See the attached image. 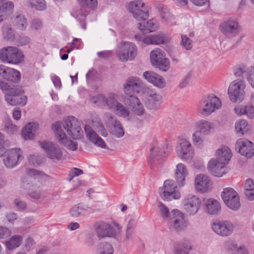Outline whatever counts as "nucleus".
Wrapping results in <instances>:
<instances>
[{"instance_id":"obj_1","label":"nucleus","mask_w":254,"mask_h":254,"mask_svg":"<svg viewBox=\"0 0 254 254\" xmlns=\"http://www.w3.org/2000/svg\"><path fill=\"white\" fill-rule=\"evenodd\" d=\"M222 106L220 99L213 94L208 95L202 98L197 106L199 114L206 117L219 109Z\"/></svg>"},{"instance_id":"obj_2","label":"nucleus","mask_w":254,"mask_h":254,"mask_svg":"<svg viewBox=\"0 0 254 254\" xmlns=\"http://www.w3.org/2000/svg\"><path fill=\"white\" fill-rule=\"evenodd\" d=\"M137 48L130 42L122 41L118 44L116 48V55L122 62L133 60L137 56Z\"/></svg>"},{"instance_id":"obj_3","label":"nucleus","mask_w":254,"mask_h":254,"mask_svg":"<svg viewBox=\"0 0 254 254\" xmlns=\"http://www.w3.org/2000/svg\"><path fill=\"white\" fill-rule=\"evenodd\" d=\"M169 152L168 144L167 143L159 144L154 142L152 143L148 160L150 167L153 168L157 164L161 163Z\"/></svg>"},{"instance_id":"obj_4","label":"nucleus","mask_w":254,"mask_h":254,"mask_svg":"<svg viewBox=\"0 0 254 254\" xmlns=\"http://www.w3.org/2000/svg\"><path fill=\"white\" fill-rule=\"evenodd\" d=\"M60 123L61 129L66 130L67 133L74 139H78L83 136V131L80 124L77 119L73 116L65 119L63 122L58 121L55 123Z\"/></svg>"},{"instance_id":"obj_5","label":"nucleus","mask_w":254,"mask_h":254,"mask_svg":"<svg viewBox=\"0 0 254 254\" xmlns=\"http://www.w3.org/2000/svg\"><path fill=\"white\" fill-rule=\"evenodd\" d=\"M23 53L15 47H6L0 50V59L3 62L17 64L24 59Z\"/></svg>"},{"instance_id":"obj_6","label":"nucleus","mask_w":254,"mask_h":254,"mask_svg":"<svg viewBox=\"0 0 254 254\" xmlns=\"http://www.w3.org/2000/svg\"><path fill=\"white\" fill-rule=\"evenodd\" d=\"M23 92L21 88L12 85L10 89L5 93V100L11 106H24L27 103V98L23 94Z\"/></svg>"},{"instance_id":"obj_7","label":"nucleus","mask_w":254,"mask_h":254,"mask_svg":"<svg viewBox=\"0 0 254 254\" xmlns=\"http://www.w3.org/2000/svg\"><path fill=\"white\" fill-rule=\"evenodd\" d=\"M143 103L149 110H156L158 109L162 103V96L157 93L154 89L146 88L144 89Z\"/></svg>"},{"instance_id":"obj_8","label":"nucleus","mask_w":254,"mask_h":254,"mask_svg":"<svg viewBox=\"0 0 254 254\" xmlns=\"http://www.w3.org/2000/svg\"><path fill=\"white\" fill-rule=\"evenodd\" d=\"M151 64L158 68L160 70L166 71L170 67V62L166 58L163 51L160 49H156L152 51L150 55Z\"/></svg>"},{"instance_id":"obj_9","label":"nucleus","mask_w":254,"mask_h":254,"mask_svg":"<svg viewBox=\"0 0 254 254\" xmlns=\"http://www.w3.org/2000/svg\"><path fill=\"white\" fill-rule=\"evenodd\" d=\"M128 10L138 21H145L149 16L145 4L141 0H134L130 2L128 5Z\"/></svg>"},{"instance_id":"obj_10","label":"nucleus","mask_w":254,"mask_h":254,"mask_svg":"<svg viewBox=\"0 0 254 254\" xmlns=\"http://www.w3.org/2000/svg\"><path fill=\"white\" fill-rule=\"evenodd\" d=\"M159 193L161 198L167 201L171 200L172 199H178L181 197L180 192L177 190L176 183L171 180L164 182L163 188L159 190Z\"/></svg>"},{"instance_id":"obj_11","label":"nucleus","mask_w":254,"mask_h":254,"mask_svg":"<svg viewBox=\"0 0 254 254\" xmlns=\"http://www.w3.org/2000/svg\"><path fill=\"white\" fill-rule=\"evenodd\" d=\"M52 129L55 132L56 137L61 144L70 150L75 151L77 149V143L67 139L65 132L61 129V125L60 123L52 124Z\"/></svg>"},{"instance_id":"obj_12","label":"nucleus","mask_w":254,"mask_h":254,"mask_svg":"<svg viewBox=\"0 0 254 254\" xmlns=\"http://www.w3.org/2000/svg\"><path fill=\"white\" fill-rule=\"evenodd\" d=\"M221 197L226 205L231 209L236 211L240 208L241 204L239 195L232 188L224 189Z\"/></svg>"},{"instance_id":"obj_13","label":"nucleus","mask_w":254,"mask_h":254,"mask_svg":"<svg viewBox=\"0 0 254 254\" xmlns=\"http://www.w3.org/2000/svg\"><path fill=\"white\" fill-rule=\"evenodd\" d=\"M39 143L45 151L47 157L50 159L59 161L63 158V152L58 145L48 141H40Z\"/></svg>"},{"instance_id":"obj_14","label":"nucleus","mask_w":254,"mask_h":254,"mask_svg":"<svg viewBox=\"0 0 254 254\" xmlns=\"http://www.w3.org/2000/svg\"><path fill=\"white\" fill-rule=\"evenodd\" d=\"M143 87L142 81L138 77L131 76L128 77L123 84L124 91L126 94L125 97L135 96Z\"/></svg>"},{"instance_id":"obj_15","label":"nucleus","mask_w":254,"mask_h":254,"mask_svg":"<svg viewBox=\"0 0 254 254\" xmlns=\"http://www.w3.org/2000/svg\"><path fill=\"white\" fill-rule=\"evenodd\" d=\"M245 84L241 79L233 81L229 85L228 88V95L230 99L233 102L238 100H242L245 95Z\"/></svg>"},{"instance_id":"obj_16","label":"nucleus","mask_w":254,"mask_h":254,"mask_svg":"<svg viewBox=\"0 0 254 254\" xmlns=\"http://www.w3.org/2000/svg\"><path fill=\"white\" fill-rule=\"evenodd\" d=\"M118 95L114 93H109L107 97L102 94H99L96 97V100L94 102L113 111L119 103L118 100Z\"/></svg>"},{"instance_id":"obj_17","label":"nucleus","mask_w":254,"mask_h":254,"mask_svg":"<svg viewBox=\"0 0 254 254\" xmlns=\"http://www.w3.org/2000/svg\"><path fill=\"white\" fill-rule=\"evenodd\" d=\"M4 164L7 168H12L17 165L19 159L22 156V152L20 149L12 148L7 151L4 150Z\"/></svg>"},{"instance_id":"obj_18","label":"nucleus","mask_w":254,"mask_h":254,"mask_svg":"<svg viewBox=\"0 0 254 254\" xmlns=\"http://www.w3.org/2000/svg\"><path fill=\"white\" fill-rule=\"evenodd\" d=\"M211 227L215 233L223 237L231 235L234 230L233 224L228 220L214 222L212 224Z\"/></svg>"},{"instance_id":"obj_19","label":"nucleus","mask_w":254,"mask_h":254,"mask_svg":"<svg viewBox=\"0 0 254 254\" xmlns=\"http://www.w3.org/2000/svg\"><path fill=\"white\" fill-rule=\"evenodd\" d=\"M106 117L110 133L116 138L122 137L125 134V131L120 122L110 114H107Z\"/></svg>"},{"instance_id":"obj_20","label":"nucleus","mask_w":254,"mask_h":254,"mask_svg":"<svg viewBox=\"0 0 254 254\" xmlns=\"http://www.w3.org/2000/svg\"><path fill=\"white\" fill-rule=\"evenodd\" d=\"M201 202L200 199L193 194H189L183 202V207L189 214H195L199 209Z\"/></svg>"},{"instance_id":"obj_21","label":"nucleus","mask_w":254,"mask_h":254,"mask_svg":"<svg viewBox=\"0 0 254 254\" xmlns=\"http://www.w3.org/2000/svg\"><path fill=\"white\" fill-rule=\"evenodd\" d=\"M178 156L182 159L190 160L193 155V150L190 143L187 140H182L176 147Z\"/></svg>"},{"instance_id":"obj_22","label":"nucleus","mask_w":254,"mask_h":254,"mask_svg":"<svg viewBox=\"0 0 254 254\" xmlns=\"http://www.w3.org/2000/svg\"><path fill=\"white\" fill-rule=\"evenodd\" d=\"M235 148L242 155L251 157L254 155V144L250 140L244 139H239L235 144Z\"/></svg>"},{"instance_id":"obj_23","label":"nucleus","mask_w":254,"mask_h":254,"mask_svg":"<svg viewBox=\"0 0 254 254\" xmlns=\"http://www.w3.org/2000/svg\"><path fill=\"white\" fill-rule=\"evenodd\" d=\"M123 100L126 105L136 115L141 116L144 114L145 109L140 100L136 96L124 97Z\"/></svg>"},{"instance_id":"obj_24","label":"nucleus","mask_w":254,"mask_h":254,"mask_svg":"<svg viewBox=\"0 0 254 254\" xmlns=\"http://www.w3.org/2000/svg\"><path fill=\"white\" fill-rule=\"evenodd\" d=\"M171 215L170 223L174 230L177 231H180L184 230L187 226V223L184 219V214L179 210H172Z\"/></svg>"},{"instance_id":"obj_25","label":"nucleus","mask_w":254,"mask_h":254,"mask_svg":"<svg viewBox=\"0 0 254 254\" xmlns=\"http://www.w3.org/2000/svg\"><path fill=\"white\" fill-rule=\"evenodd\" d=\"M93 226L99 238L112 237L115 234L114 229L107 223L103 221L97 222Z\"/></svg>"},{"instance_id":"obj_26","label":"nucleus","mask_w":254,"mask_h":254,"mask_svg":"<svg viewBox=\"0 0 254 254\" xmlns=\"http://www.w3.org/2000/svg\"><path fill=\"white\" fill-rule=\"evenodd\" d=\"M143 77L155 86L162 89L166 86L165 79L157 73L152 71H146L143 74Z\"/></svg>"},{"instance_id":"obj_27","label":"nucleus","mask_w":254,"mask_h":254,"mask_svg":"<svg viewBox=\"0 0 254 254\" xmlns=\"http://www.w3.org/2000/svg\"><path fill=\"white\" fill-rule=\"evenodd\" d=\"M208 168L211 174L218 177H222L226 173L227 170L225 164L214 159L209 162Z\"/></svg>"},{"instance_id":"obj_28","label":"nucleus","mask_w":254,"mask_h":254,"mask_svg":"<svg viewBox=\"0 0 254 254\" xmlns=\"http://www.w3.org/2000/svg\"><path fill=\"white\" fill-rule=\"evenodd\" d=\"M84 130L87 137L91 142L102 148H106V144L105 141L97 134L90 126H85Z\"/></svg>"},{"instance_id":"obj_29","label":"nucleus","mask_w":254,"mask_h":254,"mask_svg":"<svg viewBox=\"0 0 254 254\" xmlns=\"http://www.w3.org/2000/svg\"><path fill=\"white\" fill-rule=\"evenodd\" d=\"M196 189L201 192H206L210 188L211 182L209 177L205 174L196 176L195 179Z\"/></svg>"},{"instance_id":"obj_30","label":"nucleus","mask_w":254,"mask_h":254,"mask_svg":"<svg viewBox=\"0 0 254 254\" xmlns=\"http://www.w3.org/2000/svg\"><path fill=\"white\" fill-rule=\"evenodd\" d=\"M232 152L230 149L227 146H222L217 150L216 152V159L221 163L225 165L227 164L232 157Z\"/></svg>"},{"instance_id":"obj_31","label":"nucleus","mask_w":254,"mask_h":254,"mask_svg":"<svg viewBox=\"0 0 254 254\" xmlns=\"http://www.w3.org/2000/svg\"><path fill=\"white\" fill-rule=\"evenodd\" d=\"M188 175V171L186 166L183 163H179L176 166L175 177L179 186H184Z\"/></svg>"},{"instance_id":"obj_32","label":"nucleus","mask_w":254,"mask_h":254,"mask_svg":"<svg viewBox=\"0 0 254 254\" xmlns=\"http://www.w3.org/2000/svg\"><path fill=\"white\" fill-rule=\"evenodd\" d=\"M194 127L196 132L203 135H207L210 132L212 124L208 121L200 120L195 123Z\"/></svg>"},{"instance_id":"obj_33","label":"nucleus","mask_w":254,"mask_h":254,"mask_svg":"<svg viewBox=\"0 0 254 254\" xmlns=\"http://www.w3.org/2000/svg\"><path fill=\"white\" fill-rule=\"evenodd\" d=\"M137 28L142 31L152 32L158 29V24L156 20L152 19L146 22H139L137 24Z\"/></svg>"},{"instance_id":"obj_34","label":"nucleus","mask_w":254,"mask_h":254,"mask_svg":"<svg viewBox=\"0 0 254 254\" xmlns=\"http://www.w3.org/2000/svg\"><path fill=\"white\" fill-rule=\"evenodd\" d=\"M238 27V23L233 20H229L225 22L222 25V30L224 34L227 36H230L231 34L235 35Z\"/></svg>"},{"instance_id":"obj_35","label":"nucleus","mask_w":254,"mask_h":254,"mask_svg":"<svg viewBox=\"0 0 254 254\" xmlns=\"http://www.w3.org/2000/svg\"><path fill=\"white\" fill-rule=\"evenodd\" d=\"M87 209L84 205L78 203L73 205L69 211L70 216L73 218L82 217L85 215Z\"/></svg>"},{"instance_id":"obj_36","label":"nucleus","mask_w":254,"mask_h":254,"mask_svg":"<svg viewBox=\"0 0 254 254\" xmlns=\"http://www.w3.org/2000/svg\"><path fill=\"white\" fill-rule=\"evenodd\" d=\"M206 211L209 214L216 215L221 211V206L219 202L213 199H209L205 203Z\"/></svg>"},{"instance_id":"obj_37","label":"nucleus","mask_w":254,"mask_h":254,"mask_svg":"<svg viewBox=\"0 0 254 254\" xmlns=\"http://www.w3.org/2000/svg\"><path fill=\"white\" fill-rule=\"evenodd\" d=\"M39 125L36 123H29L24 128L22 135L25 139H31L34 137L35 131L38 129Z\"/></svg>"},{"instance_id":"obj_38","label":"nucleus","mask_w":254,"mask_h":254,"mask_svg":"<svg viewBox=\"0 0 254 254\" xmlns=\"http://www.w3.org/2000/svg\"><path fill=\"white\" fill-rule=\"evenodd\" d=\"M155 7L162 20L163 21H168L171 19L172 16L166 6L163 4L159 3L156 4Z\"/></svg>"},{"instance_id":"obj_39","label":"nucleus","mask_w":254,"mask_h":254,"mask_svg":"<svg viewBox=\"0 0 254 254\" xmlns=\"http://www.w3.org/2000/svg\"><path fill=\"white\" fill-rule=\"evenodd\" d=\"M13 7L14 3L11 1L5 2L0 6V23L11 12Z\"/></svg>"},{"instance_id":"obj_40","label":"nucleus","mask_w":254,"mask_h":254,"mask_svg":"<svg viewBox=\"0 0 254 254\" xmlns=\"http://www.w3.org/2000/svg\"><path fill=\"white\" fill-rule=\"evenodd\" d=\"M22 238L20 236L14 235L8 241H6L5 245L8 250H12L18 248L21 244Z\"/></svg>"},{"instance_id":"obj_41","label":"nucleus","mask_w":254,"mask_h":254,"mask_svg":"<svg viewBox=\"0 0 254 254\" xmlns=\"http://www.w3.org/2000/svg\"><path fill=\"white\" fill-rule=\"evenodd\" d=\"M250 129V126L247 121L241 120L237 121L235 123V129L238 133L244 135Z\"/></svg>"},{"instance_id":"obj_42","label":"nucleus","mask_w":254,"mask_h":254,"mask_svg":"<svg viewBox=\"0 0 254 254\" xmlns=\"http://www.w3.org/2000/svg\"><path fill=\"white\" fill-rule=\"evenodd\" d=\"M245 193L251 200L254 199V181L252 179L246 180L245 185Z\"/></svg>"},{"instance_id":"obj_43","label":"nucleus","mask_w":254,"mask_h":254,"mask_svg":"<svg viewBox=\"0 0 254 254\" xmlns=\"http://www.w3.org/2000/svg\"><path fill=\"white\" fill-rule=\"evenodd\" d=\"M14 26L17 29L24 30L27 26V20L23 15L16 16L13 20Z\"/></svg>"},{"instance_id":"obj_44","label":"nucleus","mask_w":254,"mask_h":254,"mask_svg":"<svg viewBox=\"0 0 254 254\" xmlns=\"http://www.w3.org/2000/svg\"><path fill=\"white\" fill-rule=\"evenodd\" d=\"M97 252L98 254H113L114 249L110 243L103 242L99 244Z\"/></svg>"},{"instance_id":"obj_45","label":"nucleus","mask_w":254,"mask_h":254,"mask_svg":"<svg viewBox=\"0 0 254 254\" xmlns=\"http://www.w3.org/2000/svg\"><path fill=\"white\" fill-rule=\"evenodd\" d=\"M117 105L113 112L119 117L123 118L128 117L130 114L129 110L120 102Z\"/></svg>"},{"instance_id":"obj_46","label":"nucleus","mask_w":254,"mask_h":254,"mask_svg":"<svg viewBox=\"0 0 254 254\" xmlns=\"http://www.w3.org/2000/svg\"><path fill=\"white\" fill-rule=\"evenodd\" d=\"M27 4L38 10L42 11L46 9V4L44 0H27Z\"/></svg>"},{"instance_id":"obj_47","label":"nucleus","mask_w":254,"mask_h":254,"mask_svg":"<svg viewBox=\"0 0 254 254\" xmlns=\"http://www.w3.org/2000/svg\"><path fill=\"white\" fill-rule=\"evenodd\" d=\"M78 2L82 10L84 8L94 9L98 5L97 0H78Z\"/></svg>"},{"instance_id":"obj_48","label":"nucleus","mask_w":254,"mask_h":254,"mask_svg":"<svg viewBox=\"0 0 254 254\" xmlns=\"http://www.w3.org/2000/svg\"><path fill=\"white\" fill-rule=\"evenodd\" d=\"M6 80L12 82H18L20 79L21 74L19 71L13 68H9L7 71Z\"/></svg>"},{"instance_id":"obj_49","label":"nucleus","mask_w":254,"mask_h":254,"mask_svg":"<svg viewBox=\"0 0 254 254\" xmlns=\"http://www.w3.org/2000/svg\"><path fill=\"white\" fill-rule=\"evenodd\" d=\"M4 125L6 132L9 134H14L17 131V126L12 124L10 119H5L4 121Z\"/></svg>"},{"instance_id":"obj_50","label":"nucleus","mask_w":254,"mask_h":254,"mask_svg":"<svg viewBox=\"0 0 254 254\" xmlns=\"http://www.w3.org/2000/svg\"><path fill=\"white\" fill-rule=\"evenodd\" d=\"M2 33L3 37L9 40L14 38V33L12 29L8 24H4L2 27Z\"/></svg>"},{"instance_id":"obj_51","label":"nucleus","mask_w":254,"mask_h":254,"mask_svg":"<svg viewBox=\"0 0 254 254\" xmlns=\"http://www.w3.org/2000/svg\"><path fill=\"white\" fill-rule=\"evenodd\" d=\"M27 174L29 176L37 179H41L46 176L44 172L33 169H27Z\"/></svg>"},{"instance_id":"obj_52","label":"nucleus","mask_w":254,"mask_h":254,"mask_svg":"<svg viewBox=\"0 0 254 254\" xmlns=\"http://www.w3.org/2000/svg\"><path fill=\"white\" fill-rule=\"evenodd\" d=\"M158 208L161 216L164 219L167 218L170 214L168 208L161 202H158Z\"/></svg>"},{"instance_id":"obj_53","label":"nucleus","mask_w":254,"mask_h":254,"mask_svg":"<svg viewBox=\"0 0 254 254\" xmlns=\"http://www.w3.org/2000/svg\"><path fill=\"white\" fill-rule=\"evenodd\" d=\"M28 160L30 163L34 166L39 165L43 162V158L38 155H31L28 157Z\"/></svg>"},{"instance_id":"obj_54","label":"nucleus","mask_w":254,"mask_h":254,"mask_svg":"<svg viewBox=\"0 0 254 254\" xmlns=\"http://www.w3.org/2000/svg\"><path fill=\"white\" fill-rule=\"evenodd\" d=\"M182 40L181 42V45L186 50H190L192 48L191 40L187 36L182 35L181 36Z\"/></svg>"},{"instance_id":"obj_55","label":"nucleus","mask_w":254,"mask_h":254,"mask_svg":"<svg viewBox=\"0 0 254 254\" xmlns=\"http://www.w3.org/2000/svg\"><path fill=\"white\" fill-rule=\"evenodd\" d=\"M249 69L245 66L236 67L234 69V74L237 77H243L244 74H247Z\"/></svg>"},{"instance_id":"obj_56","label":"nucleus","mask_w":254,"mask_h":254,"mask_svg":"<svg viewBox=\"0 0 254 254\" xmlns=\"http://www.w3.org/2000/svg\"><path fill=\"white\" fill-rule=\"evenodd\" d=\"M225 246L227 250L231 251H237L239 247L236 243L233 240H229L225 242Z\"/></svg>"},{"instance_id":"obj_57","label":"nucleus","mask_w":254,"mask_h":254,"mask_svg":"<svg viewBox=\"0 0 254 254\" xmlns=\"http://www.w3.org/2000/svg\"><path fill=\"white\" fill-rule=\"evenodd\" d=\"M153 44H161L165 43L166 40L165 37L162 35L152 36Z\"/></svg>"},{"instance_id":"obj_58","label":"nucleus","mask_w":254,"mask_h":254,"mask_svg":"<svg viewBox=\"0 0 254 254\" xmlns=\"http://www.w3.org/2000/svg\"><path fill=\"white\" fill-rule=\"evenodd\" d=\"M198 132L196 131L192 134V140L194 144L198 146H202L203 145V140L200 135H197Z\"/></svg>"},{"instance_id":"obj_59","label":"nucleus","mask_w":254,"mask_h":254,"mask_svg":"<svg viewBox=\"0 0 254 254\" xmlns=\"http://www.w3.org/2000/svg\"><path fill=\"white\" fill-rule=\"evenodd\" d=\"M247 78L249 83L254 88V66L249 69Z\"/></svg>"},{"instance_id":"obj_60","label":"nucleus","mask_w":254,"mask_h":254,"mask_svg":"<svg viewBox=\"0 0 254 254\" xmlns=\"http://www.w3.org/2000/svg\"><path fill=\"white\" fill-rule=\"evenodd\" d=\"M43 26V23L41 19L39 18H35L32 20L31 22V28L35 30H38Z\"/></svg>"},{"instance_id":"obj_61","label":"nucleus","mask_w":254,"mask_h":254,"mask_svg":"<svg viewBox=\"0 0 254 254\" xmlns=\"http://www.w3.org/2000/svg\"><path fill=\"white\" fill-rule=\"evenodd\" d=\"M245 114L250 119L253 118L254 117V107L251 105L246 106Z\"/></svg>"},{"instance_id":"obj_62","label":"nucleus","mask_w":254,"mask_h":254,"mask_svg":"<svg viewBox=\"0 0 254 254\" xmlns=\"http://www.w3.org/2000/svg\"><path fill=\"white\" fill-rule=\"evenodd\" d=\"M191 78V74L188 73L185 76L184 78L180 82L179 86L181 88H185L188 85L190 80Z\"/></svg>"},{"instance_id":"obj_63","label":"nucleus","mask_w":254,"mask_h":254,"mask_svg":"<svg viewBox=\"0 0 254 254\" xmlns=\"http://www.w3.org/2000/svg\"><path fill=\"white\" fill-rule=\"evenodd\" d=\"M14 203L18 209L24 210L26 208L25 202L19 198L14 199Z\"/></svg>"},{"instance_id":"obj_64","label":"nucleus","mask_w":254,"mask_h":254,"mask_svg":"<svg viewBox=\"0 0 254 254\" xmlns=\"http://www.w3.org/2000/svg\"><path fill=\"white\" fill-rule=\"evenodd\" d=\"M19 44L20 46L28 45L30 42V39L27 36H21L18 40Z\"/></svg>"}]
</instances>
